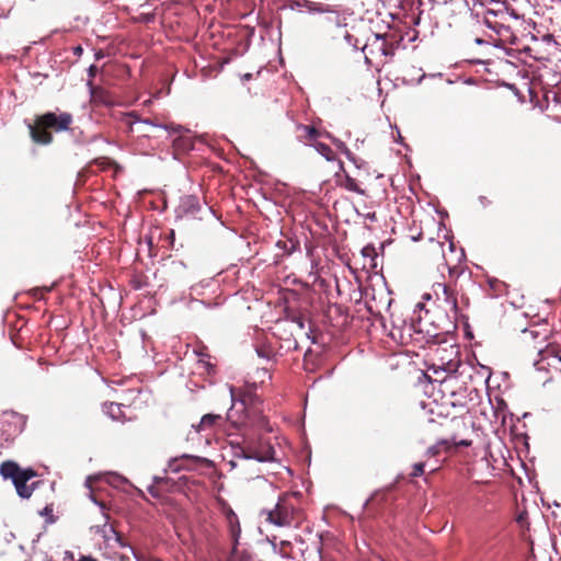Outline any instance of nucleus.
<instances>
[{
  "label": "nucleus",
  "instance_id": "obj_1",
  "mask_svg": "<svg viewBox=\"0 0 561 561\" xmlns=\"http://www.w3.org/2000/svg\"><path fill=\"white\" fill-rule=\"evenodd\" d=\"M72 123V116L69 113L48 112L36 117L34 124H28L30 136L32 140L39 145H48L53 140L48 129L55 131L68 130Z\"/></svg>",
  "mask_w": 561,
  "mask_h": 561
},
{
  "label": "nucleus",
  "instance_id": "obj_2",
  "mask_svg": "<svg viewBox=\"0 0 561 561\" xmlns=\"http://www.w3.org/2000/svg\"><path fill=\"white\" fill-rule=\"evenodd\" d=\"M327 41L334 46L357 49L358 39L347 28V16L341 12H331L322 22Z\"/></svg>",
  "mask_w": 561,
  "mask_h": 561
},
{
  "label": "nucleus",
  "instance_id": "obj_3",
  "mask_svg": "<svg viewBox=\"0 0 561 561\" xmlns=\"http://www.w3.org/2000/svg\"><path fill=\"white\" fill-rule=\"evenodd\" d=\"M0 473L4 479H11L15 490L22 499H30L36 483L27 482L36 476L32 469L21 470L13 461H5L0 467Z\"/></svg>",
  "mask_w": 561,
  "mask_h": 561
},
{
  "label": "nucleus",
  "instance_id": "obj_4",
  "mask_svg": "<svg viewBox=\"0 0 561 561\" xmlns=\"http://www.w3.org/2000/svg\"><path fill=\"white\" fill-rule=\"evenodd\" d=\"M230 446L233 451V456L238 459H254L257 460L259 462L274 460L275 450L273 449V447H267L264 450H259L244 439L242 442L231 439Z\"/></svg>",
  "mask_w": 561,
  "mask_h": 561
},
{
  "label": "nucleus",
  "instance_id": "obj_5",
  "mask_svg": "<svg viewBox=\"0 0 561 561\" xmlns=\"http://www.w3.org/2000/svg\"><path fill=\"white\" fill-rule=\"evenodd\" d=\"M262 514L266 522L278 527H288L295 520L296 510L286 497H280L273 510L263 511Z\"/></svg>",
  "mask_w": 561,
  "mask_h": 561
},
{
  "label": "nucleus",
  "instance_id": "obj_6",
  "mask_svg": "<svg viewBox=\"0 0 561 561\" xmlns=\"http://www.w3.org/2000/svg\"><path fill=\"white\" fill-rule=\"evenodd\" d=\"M229 393L231 399V408L227 413V420L234 426H241L245 422L244 410L250 399V396L243 393L241 389L229 387Z\"/></svg>",
  "mask_w": 561,
  "mask_h": 561
},
{
  "label": "nucleus",
  "instance_id": "obj_7",
  "mask_svg": "<svg viewBox=\"0 0 561 561\" xmlns=\"http://www.w3.org/2000/svg\"><path fill=\"white\" fill-rule=\"evenodd\" d=\"M23 422L21 415L14 412H5L0 417V439L9 442L22 432Z\"/></svg>",
  "mask_w": 561,
  "mask_h": 561
},
{
  "label": "nucleus",
  "instance_id": "obj_8",
  "mask_svg": "<svg viewBox=\"0 0 561 561\" xmlns=\"http://www.w3.org/2000/svg\"><path fill=\"white\" fill-rule=\"evenodd\" d=\"M539 359L535 362V367L538 370L554 369L561 371V356L554 350L546 348L538 353Z\"/></svg>",
  "mask_w": 561,
  "mask_h": 561
},
{
  "label": "nucleus",
  "instance_id": "obj_9",
  "mask_svg": "<svg viewBox=\"0 0 561 561\" xmlns=\"http://www.w3.org/2000/svg\"><path fill=\"white\" fill-rule=\"evenodd\" d=\"M301 128L306 133V137L309 140H313V142H311L310 146H312L318 153L324 157L327 161L335 160V154L333 150L328 145L317 140V137L320 136V133L314 127L302 126Z\"/></svg>",
  "mask_w": 561,
  "mask_h": 561
},
{
  "label": "nucleus",
  "instance_id": "obj_10",
  "mask_svg": "<svg viewBox=\"0 0 561 561\" xmlns=\"http://www.w3.org/2000/svg\"><path fill=\"white\" fill-rule=\"evenodd\" d=\"M225 517L233 542L232 559H236L237 546L239 543V538L241 535L239 518L231 507L225 508Z\"/></svg>",
  "mask_w": 561,
  "mask_h": 561
},
{
  "label": "nucleus",
  "instance_id": "obj_11",
  "mask_svg": "<svg viewBox=\"0 0 561 561\" xmlns=\"http://www.w3.org/2000/svg\"><path fill=\"white\" fill-rule=\"evenodd\" d=\"M435 294L437 299H443L451 310L457 311L456 298L451 295L448 287L445 284L438 283L435 285Z\"/></svg>",
  "mask_w": 561,
  "mask_h": 561
},
{
  "label": "nucleus",
  "instance_id": "obj_12",
  "mask_svg": "<svg viewBox=\"0 0 561 561\" xmlns=\"http://www.w3.org/2000/svg\"><path fill=\"white\" fill-rule=\"evenodd\" d=\"M103 412L108 415L113 421H124L125 415L122 404L115 402H106L103 404Z\"/></svg>",
  "mask_w": 561,
  "mask_h": 561
},
{
  "label": "nucleus",
  "instance_id": "obj_13",
  "mask_svg": "<svg viewBox=\"0 0 561 561\" xmlns=\"http://www.w3.org/2000/svg\"><path fill=\"white\" fill-rule=\"evenodd\" d=\"M222 421V416L220 414H205L198 425L196 426L197 432L206 431L215 427Z\"/></svg>",
  "mask_w": 561,
  "mask_h": 561
},
{
  "label": "nucleus",
  "instance_id": "obj_14",
  "mask_svg": "<svg viewBox=\"0 0 561 561\" xmlns=\"http://www.w3.org/2000/svg\"><path fill=\"white\" fill-rule=\"evenodd\" d=\"M195 459V457H192L190 455H183L179 458H174L169 461L168 470L172 472H179L183 469H185V463Z\"/></svg>",
  "mask_w": 561,
  "mask_h": 561
},
{
  "label": "nucleus",
  "instance_id": "obj_15",
  "mask_svg": "<svg viewBox=\"0 0 561 561\" xmlns=\"http://www.w3.org/2000/svg\"><path fill=\"white\" fill-rule=\"evenodd\" d=\"M327 137L333 141V144L337 147V149L341 150V152L343 154H345L348 160H351V161L355 160L354 154L350 151V149L346 147V145L343 141L332 137L330 134H327Z\"/></svg>",
  "mask_w": 561,
  "mask_h": 561
},
{
  "label": "nucleus",
  "instance_id": "obj_16",
  "mask_svg": "<svg viewBox=\"0 0 561 561\" xmlns=\"http://www.w3.org/2000/svg\"><path fill=\"white\" fill-rule=\"evenodd\" d=\"M344 187L350 192H355V193L362 194V195L364 194V191L359 187L356 180L348 175L345 179Z\"/></svg>",
  "mask_w": 561,
  "mask_h": 561
},
{
  "label": "nucleus",
  "instance_id": "obj_17",
  "mask_svg": "<svg viewBox=\"0 0 561 561\" xmlns=\"http://www.w3.org/2000/svg\"><path fill=\"white\" fill-rule=\"evenodd\" d=\"M308 10L312 13H325L327 15L331 12H335L334 10H331L329 5H323L321 3H312L308 7Z\"/></svg>",
  "mask_w": 561,
  "mask_h": 561
},
{
  "label": "nucleus",
  "instance_id": "obj_18",
  "mask_svg": "<svg viewBox=\"0 0 561 561\" xmlns=\"http://www.w3.org/2000/svg\"><path fill=\"white\" fill-rule=\"evenodd\" d=\"M141 122L144 124L161 127V128H163L165 130H170L172 133H182V130H184L183 126H181V125H178V126H173V125H158V124L151 122L150 119H144Z\"/></svg>",
  "mask_w": 561,
  "mask_h": 561
},
{
  "label": "nucleus",
  "instance_id": "obj_19",
  "mask_svg": "<svg viewBox=\"0 0 561 561\" xmlns=\"http://www.w3.org/2000/svg\"><path fill=\"white\" fill-rule=\"evenodd\" d=\"M375 44H378V48L380 49V51L383 54V55H387L388 51H387V43H386V38L385 36H381V35H376L375 36Z\"/></svg>",
  "mask_w": 561,
  "mask_h": 561
},
{
  "label": "nucleus",
  "instance_id": "obj_20",
  "mask_svg": "<svg viewBox=\"0 0 561 561\" xmlns=\"http://www.w3.org/2000/svg\"><path fill=\"white\" fill-rule=\"evenodd\" d=\"M123 122L126 125L133 126L135 123L139 122V119L134 112H130V113L124 114Z\"/></svg>",
  "mask_w": 561,
  "mask_h": 561
},
{
  "label": "nucleus",
  "instance_id": "obj_21",
  "mask_svg": "<svg viewBox=\"0 0 561 561\" xmlns=\"http://www.w3.org/2000/svg\"><path fill=\"white\" fill-rule=\"evenodd\" d=\"M162 481H163V479H162V478H159V477H154V478H153V482H154V484H152V485H149V486H148V492H149L152 496H154V497H159V493H158V491H157V486H156V485H157V484H159V483H161Z\"/></svg>",
  "mask_w": 561,
  "mask_h": 561
},
{
  "label": "nucleus",
  "instance_id": "obj_22",
  "mask_svg": "<svg viewBox=\"0 0 561 561\" xmlns=\"http://www.w3.org/2000/svg\"><path fill=\"white\" fill-rule=\"evenodd\" d=\"M424 462H417L413 466V471L411 472V477L416 478L421 477L424 473Z\"/></svg>",
  "mask_w": 561,
  "mask_h": 561
},
{
  "label": "nucleus",
  "instance_id": "obj_23",
  "mask_svg": "<svg viewBox=\"0 0 561 561\" xmlns=\"http://www.w3.org/2000/svg\"><path fill=\"white\" fill-rule=\"evenodd\" d=\"M110 482L112 483H118V482H124V483H127V480L118 474H113L112 476V480H110Z\"/></svg>",
  "mask_w": 561,
  "mask_h": 561
},
{
  "label": "nucleus",
  "instance_id": "obj_24",
  "mask_svg": "<svg viewBox=\"0 0 561 561\" xmlns=\"http://www.w3.org/2000/svg\"><path fill=\"white\" fill-rule=\"evenodd\" d=\"M88 71H89V76H90L91 78H93V77L96 75L98 67H96V66H94V65H91V66L89 67V70H88Z\"/></svg>",
  "mask_w": 561,
  "mask_h": 561
},
{
  "label": "nucleus",
  "instance_id": "obj_25",
  "mask_svg": "<svg viewBox=\"0 0 561 561\" xmlns=\"http://www.w3.org/2000/svg\"><path fill=\"white\" fill-rule=\"evenodd\" d=\"M438 453V447L437 446H432L427 449V454L431 455V456H435L436 454Z\"/></svg>",
  "mask_w": 561,
  "mask_h": 561
},
{
  "label": "nucleus",
  "instance_id": "obj_26",
  "mask_svg": "<svg viewBox=\"0 0 561 561\" xmlns=\"http://www.w3.org/2000/svg\"><path fill=\"white\" fill-rule=\"evenodd\" d=\"M373 251H374V248H371V247H365V248L363 249V254H364V255H369Z\"/></svg>",
  "mask_w": 561,
  "mask_h": 561
},
{
  "label": "nucleus",
  "instance_id": "obj_27",
  "mask_svg": "<svg viewBox=\"0 0 561 561\" xmlns=\"http://www.w3.org/2000/svg\"><path fill=\"white\" fill-rule=\"evenodd\" d=\"M257 352V355L261 356V357H267L266 353L263 352L262 350H256Z\"/></svg>",
  "mask_w": 561,
  "mask_h": 561
},
{
  "label": "nucleus",
  "instance_id": "obj_28",
  "mask_svg": "<svg viewBox=\"0 0 561 561\" xmlns=\"http://www.w3.org/2000/svg\"><path fill=\"white\" fill-rule=\"evenodd\" d=\"M93 480V477H89L87 480H85V485L88 488H91V481Z\"/></svg>",
  "mask_w": 561,
  "mask_h": 561
},
{
  "label": "nucleus",
  "instance_id": "obj_29",
  "mask_svg": "<svg viewBox=\"0 0 561 561\" xmlns=\"http://www.w3.org/2000/svg\"><path fill=\"white\" fill-rule=\"evenodd\" d=\"M103 57V53L102 50H99L96 54H95V58L96 59H101Z\"/></svg>",
  "mask_w": 561,
  "mask_h": 561
},
{
  "label": "nucleus",
  "instance_id": "obj_30",
  "mask_svg": "<svg viewBox=\"0 0 561 561\" xmlns=\"http://www.w3.org/2000/svg\"><path fill=\"white\" fill-rule=\"evenodd\" d=\"M476 43H477V44H479V45H481V44H483V43H484V41H483V39H481V38H476Z\"/></svg>",
  "mask_w": 561,
  "mask_h": 561
},
{
  "label": "nucleus",
  "instance_id": "obj_31",
  "mask_svg": "<svg viewBox=\"0 0 561 561\" xmlns=\"http://www.w3.org/2000/svg\"><path fill=\"white\" fill-rule=\"evenodd\" d=\"M365 61H366V64H370V60L367 55L365 56Z\"/></svg>",
  "mask_w": 561,
  "mask_h": 561
},
{
  "label": "nucleus",
  "instance_id": "obj_32",
  "mask_svg": "<svg viewBox=\"0 0 561 561\" xmlns=\"http://www.w3.org/2000/svg\"><path fill=\"white\" fill-rule=\"evenodd\" d=\"M90 497H91L92 502H94V503H96V504L101 505L99 502H96V500H95L92 495H91Z\"/></svg>",
  "mask_w": 561,
  "mask_h": 561
},
{
  "label": "nucleus",
  "instance_id": "obj_33",
  "mask_svg": "<svg viewBox=\"0 0 561 561\" xmlns=\"http://www.w3.org/2000/svg\"><path fill=\"white\" fill-rule=\"evenodd\" d=\"M230 465H231L232 467H236V466H237V463H236L233 460H231V461H230Z\"/></svg>",
  "mask_w": 561,
  "mask_h": 561
},
{
  "label": "nucleus",
  "instance_id": "obj_34",
  "mask_svg": "<svg viewBox=\"0 0 561 561\" xmlns=\"http://www.w3.org/2000/svg\"><path fill=\"white\" fill-rule=\"evenodd\" d=\"M135 557L138 561H141L140 557L135 553Z\"/></svg>",
  "mask_w": 561,
  "mask_h": 561
},
{
  "label": "nucleus",
  "instance_id": "obj_35",
  "mask_svg": "<svg viewBox=\"0 0 561 561\" xmlns=\"http://www.w3.org/2000/svg\"><path fill=\"white\" fill-rule=\"evenodd\" d=\"M76 50H77V53H80L82 50V48L78 47Z\"/></svg>",
  "mask_w": 561,
  "mask_h": 561
},
{
  "label": "nucleus",
  "instance_id": "obj_36",
  "mask_svg": "<svg viewBox=\"0 0 561 561\" xmlns=\"http://www.w3.org/2000/svg\"><path fill=\"white\" fill-rule=\"evenodd\" d=\"M339 165H340V169L342 170L343 169V163L339 162Z\"/></svg>",
  "mask_w": 561,
  "mask_h": 561
},
{
  "label": "nucleus",
  "instance_id": "obj_37",
  "mask_svg": "<svg viewBox=\"0 0 561 561\" xmlns=\"http://www.w3.org/2000/svg\"><path fill=\"white\" fill-rule=\"evenodd\" d=\"M148 561H161L159 559H149Z\"/></svg>",
  "mask_w": 561,
  "mask_h": 561
}]
</instances>
